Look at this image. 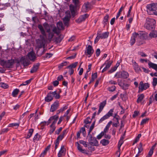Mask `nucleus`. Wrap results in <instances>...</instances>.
I'll use <instances>...</instances> for the list:
<instances>
[{
  "mask_svg": "<svg viewBox=\"0 0 157 157\" xmlns=\"http://www.w3.org/2000/svg\"><path fill=\"white\" fill-rule=\"evenodd\" d=\"M148 120L149 118H147L143 119L140 123V125H142L145 124L148 121Z\"/></svg>",
  "mask_w": 157,
  "mask_h": 157,
  "instance_id": "603ef678",
  "label": "nucleus"
},
{
  "mask_svg": "<svg viewBox=\"0 0 157 157\" xmlns=\"http://www.w3.org/2000/svg\"><path fill=\"white\" fill-rule=\"evenodd\" d=\"M86 50L85 51L86 54L87 55H88V57H90L94 53V51L92 47L90 45H89L86 48Z\"/></svg>",
  "mask_w": 157,
  "mask_h": 157,
  "instance_id": "1a4fd4ad",
  "label": "nucleus"
},
{
  "mask_svg": "<svg viewBox=\"0 0 157 157\" xmlns=\"http://www.w3.org/2000/svg\"><path fill=\"white\" fill-rule=\"evenodd\" d=\"M20 60L24 66H27L30 64V61L25 57H22L20 59Z\"/></svg>",
  "mask_w": 157,
  "mask_h": 157,
  "instance_id": "2eb2a0df",
  "label": "nucleus"
},
{
  "mask_svg": "<svg viewBox=\"0 0 157 157\" xmlns=\"http://www.w3.org/2000/svg\"><path fill=\"white\" fill-rule=\"evenodd\" d=\"M136 39H138L137 37H134L133 34L132 36V37L130 41V43L131 45H132L135 43Z\"/></svg>",
  "mask_w": 157,
  "mask_h": 157,
  "instance_id": "79ce46f5",
  "label": "nucleus"
},
{
  "mask_svg": "<svg viewBox=\"0 0 157 157\" xmlns=\"http://www.w3.org/2000/svg\"><path fill=\"white\" fill-rule=\"evenodd\" d=\"M148 65L149 68H151L157 71V64L149 61Z\"/></svg>",
  "mask_w": 157,
  "mask_h": 157,
  "instance_id": "393cba45",
  "label": "nucleus"
},
{
  "mask_svg": "<svg viewBox=\"0 0 157 157\" xmlns=\"http://www.w3.org/2000/svg\"><path fill=\"white\" fill-rule=\"evenodd\" d=\"M20 124V122L17 123H12L9 124L8 125V127H15V128H17L19 126Z\"/></svg>",
  "mask_w": 157,
  "mask_h": 157,
  "instance_id": "7c9ffc66",
  "label": "nucleus"
},
{
  "mask_svg": "<svg viewBox=\"0 0 157 157\" xmlns=\"http://www.w3.org/2000/svg\"><path fill=\"white\" fill-rule=\"evenodd\" d=\"M39 65L40 64L39 63L35 64L30 71L31 73H33L36 72L39 67Z\"/></svg>",
  "mask_w": 157,
  "mask_h": 157,
  "instance_id": "5701e85b",
  "label": "nucleus"
},
{
  "mask_svg": "<svg viewBox=\"0 0 157 157\" xmlns=\"http://www.w3.org/2000/svg\"><path fill=\"white\" fill-rule=\"evenodd\" d=\"M132 66L133 67L134 69L136 72L138 71H139L140 68L138 64L136 63L135 64H134Z\"/></svg>",
  "mask_w": 157,
  "mask_h": 157,
  "instance_id": "09e8293b",
  "label": "nucleus"
},
{
  "mask_svg": "<svg viewBox=\"0 0 157 157\" xmlns=\"http://www.w3.org/2000/svg\"><path fill=\"white\" fill-rule=\"evenodd\" d=\"M109 17V16L108 14L106 15L104 17L102 23L104 25V26H105V25L107 24Z\"/></svg>",
  "mask_w": 157,
  "mask_h": 157,
  "instance_id": "72a5a7b5",
  "label": "nucleus"
},
{
  "mask_svg": "<svg viewBox=\"0 0 157 157\" xmlns=\"http://www.w3.org/2000/svg\"><path fill=\"white\" fill-rule=\"evenodd\" d=\"M43 26L44 28L45 29L47 30V32L48 33H49L50 31V26L49 25L46 23H44L43 24Z\"/></svg>",
  "mask_w": 157,
  "mask_h": 157,
  "instance_id": "c9c22d12",
  "label": "nucleus"
},
{
  "mask_svg": "<svg viewBox=\"0 0 157 157\" xmlns=\"http://www.w3.org/2000/svg\"><path fill=\"white\" fill-rule=\"evenodd\" d=\"M52 32L56 34L58 36L59 35L60 33V30H59L57 28L54 27L52 29Z\"/></svg>",
  "mask_w": 157,
  "mask_h": 157,
  "instance_id": "4c0bfd02",
  "label": "nucleus"
},
{
  "mask_svg": "<svg viewBox=\"0 0 157 157\" xmlns=\"http://www.w3.org/2000/svg\"><path fill=\"white\" fill-rule=\"evenodd\" d=\"M90 5L89 3L84 4L82 7V10L84 12H86L90 9Z\"/></svg>",
  "mask_w": 157,
  "mask_h": 157,
  "instance_id": "6ab92c4d",
  "label": "nucleus"
},
{
  "mask_svg": "<svg viewBox=\"0 0 157 157\" xmlns=\"http://www.w3.org/2000/svg\"><path fill=\"white\" fill-rule=\"evenodd\" d=\"M27 57L31 61H34L36 59V57L35 53L33 51H31L28 53Z\"/></svg>",
  "mask_w": 157,
  "mask_h": 157,
  "instance_id": "9d476101",
  "label": "nucleus"
},
{
  "mask_svg": "<svg viewBox=\"0 0 157 157\" xmlns=\"http://www.w3.org/2000/svg\"><path fill=\"white\" fill-rule=\"evenodd\" d=\"M6 61L3 59H1L0 58V64L2 67H5Z\"/></svg>",
  "mask_w": 157,
  "mask_h": 157,
  "instance_id": "4d7b16f0",
  "label": "nucleus"
},
{
  "mask_svg": "<svg viewBox=\"0 0 157 157\" xmlns=\"http://www.w3.org/2000/svg\"><path fill=\"white\" fill-rule=\"evenodd\" d=\"M116 115H115V116L114 117V118L115 119L117 120V123H113V126L117 127L118 125L119 124V120L118 118L115 117Z\"/></svg>",
  "mask_w": 157,
  "mask_h": 157,
  "instance_id": "5fc2aeb1",
  "label": "nucleus"
},
{
  "mask_svg": "<svg viewBox=\"0 0 157 157\" xmlns=\"http://www.w3.org/2000/svg\"><path fill=\"white\" fill-rule=\"evenodd\" d=\"M56 94V91L50 92L48 93L47 96L45 98V101L47 102H49L51 101L53 98V97Z\"/></svg>",
  "mask_w": 157,
  "mask_h": 157,
  "instance_id": "0eeeda50",
  "label": "nucleus"
},
{
  "mask_svg": "<svg viewBox=\"0 0 157 157\" xmlns=\"http://www.w3.org/2000/svg\"><path fill=\"white\" fill-rule=\"evenodd\" d=\"M58 118V116L57 114L54 116H51L50 117L48 121V123L47 124V125H48L50 123L51 121L52 120H54V121L52 124H55L56 123Z\"/></svg>",
  "mask_w": 157,
  "mask_h": 157,
  "instance_id": "f8f14e48",
  "label": "nucleus"
},
{
  "mask_svg": "<svg viewBox=\"0 0 157 157\" xmlns=\"http://www.w3.org/2000/svg\"><path fill=\"white\" fill-rule=\"evenodd\" d=\"M108 119L107 117L105 115L103 117H102L99 120V123H101L104 120Z\"/></svg>",
  "mask_w": 157,
  "mask_h": 157,
  "instance_id": "864d4df0",
  "label": "nucleus"
},
{
  "mask_svg": "<svg viewBox=\"0 0 157 157\" xmlns=\"http://www.w3.org/2000/svg\"><path fill=\"white\" fill-rule=\"evenodd\" d=\"M155 20L153 18H147L146 22L145 24L144 27L147 29L152 30L155 28Z\"/></svg>",
  "mask_w": 157,
  "mask_h": 157,
  "instance_id": "f257e3e1",
  "label": "nucleus"
},
{
  "mask_svg": "<svg viewBox=\"0 0 157 157\" xmlns=\"http://www.w3.org/2000/svg\"><path fill=\"white\" fill-rule=\"evenodd\" d=\"M124 138V135L123 136H122L120 138V139L118 142V151H120V147L122 144L123 143V139Z\"/></svg>",
  "mask_w": 157,
  "mask_h": 157,
  "instance_id": "a878e982",
  "label": "nucleus"
},
{
  "mask_svg": "<svg viewBox=\"0 0 157 157\" xmlns=\"http://www.w3.org/2000/svg\"><path fill=\"white\" fill-rule=\"evenodd\" d=\"M40 135L38 133L36 134L34 136L33 139V141L34 142H35L36 141H38L40 140Z\"/></svg>",
  "mask_w": 157,
  "mask_h": 157,
  "instance_id": "f704fd0d",
  "label": "nucleus"
},
{
  "mask_svg": "<svg viewBox=\"0 0 157 157\" xmlns=\"http://www.w3.org/2000/svg\"><path fill=\"white\" fill-rule=\"evenodd\" d=\"M99 35L100 34L97 33V36L96 37L94 42L95 44L97 43L100 38V37H99L100 36H99Z\"/></svg>",
  "mask_w": 157,
  "mask_h": 157,
  "instance_id": "338daca9",
  "label": "nucleus"
},
{
  "mask_svg": "<svg viewBox=\"0 0 157 157\" xmlns=\"http://www.w3.org/2000/svg\"><path fill=\"white\" fill-rule=\"evenodd\" d=\"M78 64L77 62H75L74 63H72L70 65L67 67V68H75L77 65Z\"/></svg>",
  "mask_w": 157,
  "mask_h": 157,
  "instance_id": "c03bdc74",
  "label": "nucleus"
},
{
  "mask_svg": "<svg viewBox=\"0 0 157 157\" xmlns=\"http://www.w3.org/2000/svg\"><path fill=\"white\" fill-rule=\"evenodd\" d=\"M118 85L124 90H126L128 89L130 85L126 83L119 82Z\"/></svg>",
  "mask_w": 157,
  "mask_h": 157,
  "instance_id": "aec40b11",
  "label": "nucleus"
},
{
  "mask_svg": "<svg viewBox=\"0 0 157 157\" xmlns=\"http://www.w3.org/2000/svg\"><path fill=\"white\" fill-rule=\"evenodd\" d=\"M101 31L100 30H98L97 32V33L100 34L99 36L101 39H105L107 38L109 36V33L108 32H105L102 34H101Z\"/></svg>",
  "mask_w": 157,
  "mask_h": 157,
  "instance_id": "dca6fc26",
  "label": "nucleus"
},
{
  "mask_svg": "<svg viewBox=\"0 0 157 157\" xmlns=\"http://www.w3.org/2000/svg\"><path fill=\"white\" fill-rule=\"evenodd\" d=\"M67 133V130L65 129L63 131L62 134L59 135L57 137L56 140L59 142L60 140H61L64 138L65 135Z\"/></svg>",
  "mask_w": 157,
  "mask_h": 157,
  "instance_id": "412c9836",
  "label": "nucleus"
},
{
  "mask_svg": "<svg viewBox=\"0 0 157 157\" xmlns=\"http://www.w3.org/2000/svg\"><path fill=\"white\" fill-rule=\"evenodd\" d=\"M138 148L139 153H140L143 150V148L142 147V144L141 143H140L139 147H138Z\"/></svg>",
  "mask_w": 157,
  "mask_h": 157,
  "instance_id": "680f3d73",
  "label": "nucleus"
},
{
  "mask_svg": "<svg viewBox=\"0 0 157 157\" xmlns=\"http://www.w3.org/2000/svg\"><path fill=\"white\" fill-rule=\"evenodd\" d=\"M14 63V61L13 59L6 61L5 67L6 68H11L13 65Z\"/></svg>",
  "mask_w": 157,
  "mask_h": 157,
  "instance_id": "f3484780",
  "label": "nucleus"
},
{
  "mask_svg": "<svg viewBox=\"0 0 157 157\" xmlns=\"http://www.w3.org/2000/svg\"><path fill=\"white\" fill-rule=\"evenodd\" d=\"M157 78H153L152 81V85L153 86L155 87L157 85Z\"/></svg>",
  "mask_w": 157,
  "mask_h": 157,
  "instance_id": "13d9d810",
  "label": "nucleus"
},
{
  "mask_svg": "<svg viewBox=\"0 0 157 157\" xmlns=\"http://www.w3.org/2000/svg\"><path fill=\"white\" fill-rule=\"evenodd\" d=\"M106 104V101L105 100L103 102H101L99 106V110L98 112V114H99L100 112L102 111L104 107Z\"/></svg>",
  "mask_w": 157,
  "mask_h": 157,
  "instance_id": "4be33fe9",
  "label": "nucleus"
},
{
  "mask_svg": "<svg viewBox=\"0 0 157 157\" xmlns=\"http://www.w3.org/2000/svg\"><path fill=\"white\" fill-rule=\"evenodd\" d=\"M92 120V118H90V117H88L84 120V122L86 124H90Z\"/></svg>",
  "mask_w": 157,
  "mask_h": 157,
  "instance_id": "a19ab883",
  "label": "nucleus"
},
{
  "mask_svg": "<svg viewBox=\"0 0 157 157\" xmlns=\"http://www.w3.org/2000/svg\"><path fill=\"white\" fill-rule=\"evenodd\" d=\"M66 149L63 145L61 146L60 149L58 154V157H61L64 156L66 153Z\"/></svg>",
  "mask_w": 157,
  "mask_h": 157,
  "instance_id": "4468645a",
  "label": "nucleus"
},
{
  "mask_svg": "<svg viewBox=\"0 0 157 157\" xmlns=\"http://www.w3.org/2000/svg\"><path fill=\"white\" fill-rule=\"evenodd\" d=\"M59 106V101H55L51 106L50 110V112H54L58 108Z\"/></svg>",
  "mask_w": 157,
  "mask_h": 157,
  "instance_id": "9b49d317",
  "label": "nucleus"
},
{
  "mask_svg": "<svg viewBox=\"0 0 157 157\" xmlns=\"http://www.w3.org/2000/svg\"><path fill=\"white\" fill-rule=\"evenodd\" d=\"M138 98L137 100V102L139 103L140 102L144 99V95L143 94H141L138 95Z\"/></svg>",
  "mask_w": 157,
  "mask_h": 157,
  "instance_id": "e433bc0d",
  "label": "nucleus"
},
{
  "mask_svg": "<svg viewBox=\"0 0 157 157\" xmlns=\"http://www.w3.org/2000/svg\"><path fill=\"white\" fill-rule=\"evenodd\" d=\"M150 84L148 83H144L143 82H140V86L139 87V90L141 91L144 90H146L149 87Z\"/></svg>",
  "mask_w": 157,
  "mask_h": 157,
  "instance_id": "6e6552de",
  "label": "nucleus"
},
{
  "mask_svg": "<svg viewBox=\"0 0 157 157\" xmlns=\"http://www.w3.org/2000/svg\"><path fill=\"white\" fill-rule=\"evenodd\" d=\"M9 86L7 84L3 82H0V87H1L4 89H6Z\"/></svg>",
  "mask_w": 157,
  "mask_h": 157,
  "instance_id": "de8ad7c7",
  "label": "nucleus"
},
{
  "mask_svg": "<svg viewBox=\"0 0 157 157\" xmlns=\"http://www.w3.org/2000/svg\"><path fill=\"white\" fill-rule=\"evenodd\" d=\"M117 69V67L116 66H114L111 68V69L109 71V72L110 73H111L115 71Z\"/></svg>",
  "mask_w": 157,
  "mask_h": 157,
  "instance_id": "e2e57ef3",
  "label": "nucleus"
},
{
  "mask_svg": "<svg viewBox=\"0 0 157 157\" xmlns=\"http://www.w3.org/2000/svg\"><path fill=\"white\" fill-rule=\"evenodd\" d=\"M133 35L134 37H137L138 38L148 40L147 33L144 31L139 32L138 33H134Z\"/></svg>",
  "mask_w": 157,
  "mask_h": 157,
  "instance_id": "7ed1b4c3",
  "label": "nucleus"
},
{
  "mask_svg": "<svg viewBox=\"0 0 157 157\" xmlns=\"http://www.w3.org/2000/svg\"><path fill=\"white\" fill-rule=\"evenodd\" d=\"M95 121L94 122L92 123V124L91 126L90 127L89 130V132H88V135H89L90 134V133L92 131L93 129L94 128V126L95 124Z\"/></svg>",
  "mask_w": 157,
  "mask_h": 157,
  "instance_id": "37998d69",
  "label": "nucleus"
},
{
  "mask_svg": "<svg viewBox=\"0 0 157 157\" xmlns=\"http://www.w3.org/2000/svg\"><path fill=\"white\" fill-rule=\"evenodd\" d=\"M38 28L39 29L42 35L44 36H46V33L43 26L41 25H38Z\"/></svg>",
  "mask_w": 157,
  "mask_h": 157,
  "instance_id": "bb28decb",
  "label": "nucleus"
},
{
  "mask_svg": "<svg viewBox=\"0 0 157 157\" xmlns=\"http://www.w3.org/2000/svg\"><path fill=\"white\" fill-rule=\"evenodd\" d=\"M153 150L150 149L148 152L147 157H151L152 155L153 154Z\"/></svg>",
  "mask_w": 157,
  "mask_h": 157,
  "instance_id": "774afa93",
  "label": "nucleus"
},
{
  "mask_svg": "<svg viewBox=\"0 0 157 157\" xmlns=\"http://www.w3.org/2000/svg\"><path fill=\"white\" fill-rule=\"evenodd\" d=\"M157 37V31H154L151 32L148 36V40H150L153 38Z\"/></svg>",
  "mask_w": 157,
  "mask_h": 157,
  "instance_id": "b1692460",
  "label": "nucleus"
},
{
  "mask_svg": "<svg viewBox=\"0 0 157 157\" xmlns=\"http://www.w3.org/2000/svg\"><path fill=\"white\" fill-rule=\"evenodd\" d=\"M69 19L65 17L63 18V20L64 23V24L65 25H67L68 24V21L69 20Z\"/></svg>",
  "mask_w": 157,
  "mask_h": 157,
  "instance_id": "bf43d9fd",
  "label": "nucleus"
},
{
  "mask_svg": "<svg viewBox=\"0 0 157 157\" xmlns=\"http://www.w3.org/2000/svg\"><path fill=\"white\" fill-rule=\"evenodd\" d=\"M138 54L142 57H146L147 56L146 54L143 52H138Z\"/></svg>",
  "mask_w": 157,
  "mask_h": 157,
  "instance_id": "0e129e2a",
  "label": "nucleus"
},
{
  "mask_svg": "<svg viewBox=\"0 0 157 157\" xmlns=\"http://www.w3.org/2000/svg\"><path fill=\"white\" fill-rule=\"evenodd\" d=\"M33 131L34 130L33 129H29L28 133L26 137L27 139L29 138L31 136Z\"/></svg>",
  "mask_w": 157,
  "mask_h": 157,
  "instance_id": "58836bf2",
  "label": "nucleus"
},
{
  "mask_svg": "<svg viewBox=\"0 0 157 157\" xmlns=\"http://www.w3.org/2000/svg\"><path fill=\"white\" fill-rule=\"evenodd\" d=\"M104 135V133H103V132H102L101 133H100L99 135H98L97 136V138L98 139H100Z\"/></svg>",
  "mask_w": 157,
  "mask_h": 157,
  "instance_id": "69168bd1",
  "label": "nucleus"
},
{
  "mask_svg": "<svg viewBox=\"0 0 157 157\" xmlns=\"http://www.w3.org/2000/svg\"><path fill=\"white\" fill-rule=\"evenodd\" d=\"M57 27L60 30H63L64 29V27L63 24L61 22H59L57 24Z\"/></svg>",
  "mask_w": 157,
  "mask_h": 157,
  "instance_id": "cd10ccee",
  "label": "nucleus"
},
{
  "mask_svg": "<svg viewBox=\"0 0 157 157\" xmlns=\"http://www.w3.org/2000/svg\"><path fill=\"white\" fill-rule=\"evenodd\" d=\"M88 137H89L88 141L90 144L93 146H98V143L95 137H93L90 134L88 135Z\"/></svg>",
  "mask_w": 157,
  "mask_h": 157,
  "instance_id": "39448f33",
  "label": "nucleus"
},
{
  "mask_svg": "<svg viewBox=\"0 0 157 157\" xmlns=\"http://www.w3.org/2000/svg\"><path fill=\"white\" fill-rule=\"evenodd\" d=\"M129 75V74L127 72L123 71L117 72L115 75V77H117V78L126 79L128 77Z\"/></svg>",
  "mask_w": 157,
  "mask_h": 157,
  "instance_id": "20e7f679",
  "label": "nucleus"
},
{
  "mask_svg": "<svg viewBox=\"0 0 157 157\" xmlns=\"http://www.w3.org/2000/svg\"><path fill=\"white\" fill-rule=\"evenodd\" d=\"M51 128L49 132V133L50 134H52L54 131L56 129V127L55 125V124H52L50 126Z\"/></svg>",
  "mask_w": 157,
  "mask_h": 157,
  "instance_id": "2f4dec72",
  "label": "nucleus"
},
{
  "mask_svg": "<svg viewBox=\"0 0 157 157\" xmlns=\"http://www.w3.org/2000/svg\"><path fill=\"white\" fill-rule=\"evenodd\" d=\"M109 141L108 140L105 139H102L100 141V143L104 146L107 145L109 143Z\"/></svg>",
  "mask_w": 157,
  "mask_h": 157,
  "instance_id": "c756f323",
  "label": "nucleus"
},
{
  "mask_svg": "<svg viewBox=\"0 0 157 157\" xmlns=\"http://www.w3.org/2000/svg\"><path fill=\"white\" fill-rule=\"evenodd\" d=\"M63 37V36L60 35L56 38L55 41L57 43H60L62 40Z\"/></svg>",
  "mask_w": 157,
  "mask_h": 157,
  "instance_id": "a18cd8bd",
  "label": "nucleus"
},
{
  "mask_svg": "<svg viewBox=\"0 0 157 157\" xmlns=\"http://www.w3.org/2000/svg\"><path fill=\"white\" fill-rule=\"evenodd\" d=\"M110 59L106 60L103 64L102 65L100 69L102 68L103 67L105 66V67L103 69L102 71V72L103 73L104 72L106 71L109 69L111 66L113 61L109 60Z\"/></svg>",
  "mask_w": 157,
  "mask_h": 157,
  "instance_id": "423d86ee",
  "label": "nucleus"
},
{
  "mask_svg": "<svg viewBox=\"0 0 157 157\" xmlns=\"http://www.w3.org/2000/svg\"><path fill=\"white\" fill-rule=\"evenodd\" d=\"M75 6L73 5H71L70 6V9L72 15L75 16Z\"/></svg>",
  "mask_w": 157,
  "mask_h": 157,
  "instance_id": "c85d7f7f",
  "label": "nucleus"
},
{
  "mask_svg": "<svg viewBox=\"0 0 157 157\" xmlns=\"http://www.w3.org/2000/svg\"><path fill=\"white\" fill-rule=\"evenodd\" d=\"M66 109L67 107L65 106L61 108L60 109L57 111L56 114L58 115L61 112H62L64 111Z\"/></svg>",
  "mask_w": 157,
  "mask_h": 157,
  "instance_id": "8fccbe9b",
  "label": "nucleus"
},
{
  "mask_svg": "<svg viewBox=\"0 0 157 157\" xmlns=\"http://www.w3.org/2000/svg\"><path fill=\"white\" fill-rule=\"evenodd\" d=\"M75 144L77 147L78 150L79 151L83 153H87L86 151L82 149V146L80 145L78 142H76L75 143Z\"/></svg>",
  "mask_w": 157,
  "mask_h": 157,
  "instance_id": "a211bd4d",
  "label": "nucleus"
},
{
  "mask_svg": "<svg viewBox=\"0 0 157 157\" xmlns=\"http://www.w3.org/2000/svg\"><path fill=\"white\" fill-rule=\"evenodd\" d=\"M79 131L80 133H82L84 137L86 135V132L85 131V128L84 127H82L80 129Z\"/></svg>",
  "mask_w": 157,
  "mask_h": 157,
  "instance_id": "49530a36",
  "label": "nucleus"
},
{
  "mask_svg": "<svg viewBox=\"0 0 157 157\" xmlns=\"http://www.w3.org/2000/svg\"><path fill=\"white\" fill-rule=\"evenodd\" d=\"M114 112V109H110L105 115L109 118L110 116H112Z\"/></svg>",
  "mask_w": 157,
  "mask_h": 157,
  "instance_id": "473e14b6",
  "label": "nucleus"
},
{
  "mask_svg": "<svg viewBox=\"0 0 157 157\" xmlns=\"http://www.w3.org/2000/svg\"><path fill=\"white\" fill-rule=\"evenodd\" d=\"M48 39L51 40L54 36V33L53 32H50L48 33Z\"/></svg>",
  "mask_w": 157,
  "mask_h": 157,
  "instance_id": "052dcab7",
  "label": "nucleus"
},
{
  "mask_svg": "<svg viewBox=\"0 0 157 157\" xmlns=\"http://www.w3.org/2000/svg\"><path fill=\"white\" fill-rule=\"evenodd\" d=\"M147 12L148 14H155L156 10H157V2L148 5L147 6Z\"/></svg>",
  "mask_w": 157,
  "mask_h": 157,
  "instance_id": "f03ea898",
  "label": "nucleus"
},
{
  "mask_svg": "<svg viewBox=\"0 0 157 157\" xmlns=\"http://www.w3.org/2000/svg\"><path fill=\"white\" fill-rule=\"evenodd\" d=\"M19 91V89H15L13 91L12 94V95L13 97H16L17 95V94Z\"/></svg>",
  "mask_w": 157,
  "mask_h": 157,
  "instance_id": "ea45409f",
  "label": "nucleus"
},
{
  "mask_svg": "<svg viewBox=\"0 0 157 157\" xmlns=\"http://www.w3.org/2000/svg\"><path fill=\"white\" fill-rule=\"evenodd\" d=\"M116 86H112L111 87H109L108 88V90L110 92H113L116 89Z\"/></svg>",
  "mask_w": 157,
  "mask_h": 157,
  "instance_id": "3c124183",
  "label": "nucleus"
},
{
  "mask_svg": "<svg viewBox=\"0 0 157 157\" xmlns=\"http://www.w3.org/2000/svg\"><path fill=\"white\" fill-rule=\"evenodd\" d=\"M89 16V15L87 13L81 15L78 19L76 20V21L77 23H80L84 21L86 18L88 17Z\"/></svg>",
  "mask_w": 157,
  "mask_h": 157,
  "instance_id": "ddd939ff",
  "label": "nucleus"
},
{
  "mask_svg": "<svg viewBox=\"0 0 157 157\" xmlns=\"http://www.w3.org/2000/svg\"><path fill=\"white\" fill-rule=\"evenodd\" d=\"M79 143L83 145L85 147H87V144H86V142L83 140H80L79 141Z\"/></svg>",
  "mask_w": 157,
  "mask_h": 157,
  "instance_id": "6e6d98bb",
  "label": "nucleus"
}]
</instances>
